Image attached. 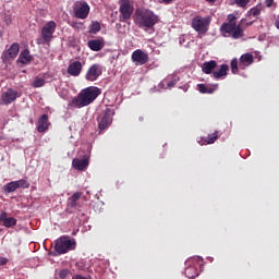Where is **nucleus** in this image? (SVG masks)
Segmentation results:
<instances>
[{"mask_svg": "<svg viewBox=\"0 0 279 279\" xmlns=\"http://www.w3.org/2000/svg\"><path fill=\"white\" fill-rule=\"evenodd\" d=\"M244 21H240L236 24V16L235 14H228L227 23L221 24L220 33L223 37H231L232 39H241L244 37Z\"/></svg>", "mask_w": 279, "mask_h": 279, "instance_id": "obj_1", "label": "nucleus"}, {"mask_svg": "<svg viewBox=\"0 0 279 279\" xmlns=\"http://www.w3.org/2000/svg\"><path fill=\"white\" fill-rule=\"evenodd\" d=\"M160 21L158 14L154 13L151 10L145 8H138L134 13V23L141 29L147 31L153 29Z\"/></svg>", "mask_w": 279, "mask_h": 279, "instance_id": "obj_2", "label": "nucleus"}, {"mask_svg": "<svg viewBox=\"0 0 279 279\" xmlns=\"http://www.w3.org/2000/svg\"><path fill=\"white\" fill-rule=\"evenodd\" d=\"M101 90L99 87L95 85H90L89 87H85V89L81 90L76 97H74L71 101V106L76 109H82L83 107L90 106L100 96Z\"/></svg>", "mask_w": 279, "mask_h": 279, "instance_id": "obj_3", "label": "nucleus"}, {"mask_svg": "<svg viewBox=\"0 0 279 279\" xmlns=\"http://www.w3.org/2000/svg\"><path fill=\"white\" fill-rule=\"evenodd\" d=\"M58 27V24L56 21H49L48 23L44 24V27H41L40 38H37L36 43L37 46H46L53 40V34L56 33V29Z\"/></svg>", "mask_w": 279, "mask_h": 279, "instance_id": "obj_4", "label": "nucleus"}, {"mask_svg": "<svg viewBox=\"0 0 279 279\" xmlns=\"http://www.w3.org/2000/svg\"><path fill=\"white\" fill-rule=\"evenodd\" d=\"M255 62V58L253 53H244L240 57V62L238 58H233L231 60V72L233 74H239L240 70H246V68L251 66Z\"/></svg>", "mask_w": 279, "mask_h": 279, "instance_id": "obj_5", "label": "nucleus"}, {"mask_svg": "<svg viewBox=\"0 0 279 279\" xmlns=\"http://www.w3.org/2000/svg\"><path fill=\"white\" fill-rule=\"evenodd\" d=\"M85 196L82 192L76 191L66 201V213L75 214L77 210L81 211L84 207Z\"/></svg>", "mask_w": 279, "mask_h": 279, "instance_id": "obj_6", "label": "nucleus"}, {"mask_svg": "<svg viewBox=\"0 0 279 279\" xmlns=\"http://www.w3.org/2000/svg\"><path fill=\"white\" fill-rule=\"evenodd\" d=\"M76 247V241L70 236H61L56 240L54 250L58 254H65Z\"/></svg>", "mask_w": 279, "mask_h": 279, "instance_id": "obj_7", "label": "nucleus"}, {"mask_svg": "<svg viewBox=\"0 0 279 279\" xmlns=\"http://www.w3.org/2000/svg\"><path fill=\"white\" fill-rule=\"evenodd\" d=\"M119 5V21L120 23H128L134 13V4H132L130 0H120Z\"/></svg>", "mask_w": 279, "mask_h": 279, "instance_id": "obj_8", "label": "nucleus"}, {"mask_svg": "<svg viewBox=\"0 0 279 279\" xmlns=\"http://www.w3.org/2000/svg\"><path fill=\"white\" fill-rule=\"evenodd\" d=\"M73 15L78 20H86L90 13V7L85 0H77L73 3Z\"/></svg>", "mask_w": 279, "mask_h": 279, "instance_id": "obj_9", "label": "nucleus"}, {"mask_svg": "<svg viewBox=\"0 0 279 279\" xmlns=\"http://www.w3.org/2000/svg\"><path fill=\"white\" fill-rule=\"evenodd\" d=\"M210 17L194 16L192 20V27L198 34H206L210 26Z\"/></svg>", "mask_w": 279, "mask_h": 279, "instance_id": "obj_10", "label": "nucleus"}, {"mask_svg": "<svg viewBox=\"0 0 279 279\" xmlns=\"http://www.w3.org/2000/svg\"><path fill=\"white\" fill-rule=\"evenodd\" d=\"M202 257H192L185 262V276L187 279H195L199 276V270L197 268V263H201Z\"/></svg>", "mask_w": 279, "mask_h": 279, "instance_id": "obj_11", "label": "nucleus"}, {"mask_svg": "<svg viewBox=\"0 0 279 279\" xmlns=\"http://www.w3.org/2000/svg\"><path fill=\"white\" fill-rule=\"evenodd\" d=\"M104 71L102 64L94 63L88 68L87 73L85 74V80L94 82L97 81L98 77L101 76Z\"/></svg>", "mask_w": 279, "mask_h": 279, "instance_id": "obj_12", "label": "nucleus"}, {"mask_svg": "<svg viewBox=\"0 0 279 279\" xmlns=\"http://www.w3.org/2000/svg\"><path fill=\"white\" fill-rule=\"evenodd\" d=\"M20 53V44L15 41L11 45V47L8 48V50H4L2 53V62H10V60H13V58H16Z\"/></svg>", "mask_w": 279, "mask_h": 279, "instance_id": "obj_13", "label": "nucleus"}, {"mask_svg": "<svg viewBox=\"0 0 279 279\" xmlns=\"http://www.w3.org/2000/svg\"><path fill=\"white\" fill-rule=\"evenodd\" d=\"M132 62L140 65L146 64L149 62V54L138 48L132 53Z\"/></svg>", "mask_w": 279, "mask_h": 279, "instance_id": "obj_14", "label": "nucleus"}, {"mask_svg": "<svg viewBox=\"0 0 279 279\" xmlns=\"http://www.w3.org/2000/svg\"><path fill=\"white\" fill-rule=\"evenodd\" d=\"M112 117H113V111L111 108H106L102 118H100V121L98 122V128L100 131L106 130V128L109 126V124L112 123Z\"/></svg>", "mask_w": 279, "mask_h": 279, "instance_id": "obj_15", "label": "nucleus"}, {"mask_svg": "<svg viewBox=\"0 0 279 279\" xmlns=\"http://www.w3.org/2000/svg\"><path fill=\"white\" fill-rule=\"evenodd\" d=\"M19 97V92L15 89H8L7 92H3L1 95V101L4 104V106H10V104L15 102V100Z\"/></svg>", "mask_w": 279, "mask_h": 279, "instance_id": "obj_16", "label": "nucleus"}, {"mask_svg": "<svg viewBox=\"0 0 279 279\" xmlns=\"http://www.w3.org/2000/svg\"><path fill=\"white\" fill-rule=\"evenodd\" d=\"M83 64L81 61H72V63L69 64L66 73L70 74V76L77 77L82 73Z\"/></svg>", "mask_w": 279, "mask_h": 279, "instance_id": "obj_17", "label": "nucleus"}, {"mask_svg": "<svg viewBox=\"0 0 279 279\" xmlns=\"http://www.w3.org/2000/svg\"><path fill=\"white\" fill-rule=\"evenodd\" d=\"M89 165V157L85 156L84 158H73L72 166L73 169H76L78 171H84L87 169Z\"/></svg>", "mask_w": 279, "mask_h": 279, "instance_id": "obj_18", "label": "nucleus"}, {"mask_svg": "<svg viewBox=\"0 0 279 279\" xmlns=\"http://www.w3.org/2000/svg\"><path fill=\"white\" fill-rule=\"evenodd\" d=\"M0 222L7 228H13L17 225V219L14 217H8V211L0 214Z\"/></svg>", "mask_w": 279, "mask_h": 279, "instance_id": "obj_19", "label": "nucleus"}, {"mask_svg": "<svg viewBox=\"0 0 279 279\" xmlns=\"http://www.w3.org/2000/svg\"><path fill=\"white\" fill-rule=\"evenodd\" d=\"M49 116L47 113L41 114L37 121V131L39 133H45V131L49 130Z\"/></svg>", "mask_w": 279, "mask_h": 279, "instance_id": "obj_20", "label": "nucleus"}, {"mask_svg": "<svg viewBox=\"0 0 279 279\" xmlns=\"http://www.w3.org/2000/svg\"><path fill=\"white\" fill-rule=\"evenodd\" d=\"M105 47L104 38H96L94 40L88 41V48L92 49L94 52H100Z\"/></svg>", "mask_w": 279, "mask_h": 279, "instance_id": "obj_21", "label": "nucleus"}, {"mask_svg": "<svg viewBox=\"0 0 279 279\" xmlns=\"http://www.w3.org/2000/svg\"><path fill=\"white\" fill-rule=\"evenodd\" d=\"M33 54H31L28 48H25L21 51L20 57L17 58V63L29 64L31 62H33Z\"/></svg>", "mask_w": 279, "mask_h": 279, "instance_id": "obj_22", "label": "nucleus"}, {"mask_svg": "<svg viewBox=\"0 0 279 279\" xmlns=\"http://www.w3.org/2000/svg\"><path fill=\"white\" fill-rule=\"evenodd\" d=\"M215 68H217V61L210 60V61H206V62L203 64L202 70H203L204 73H206V74H211L213 71H215Z\"/></svg>", "mask_w": 279, "mask_h": 279, "instance_id": "obj_23", "label": "nucleus"}, {"mask_svg": "<svg viewBox=\"0 0 279 279\" xmlns=\"http://www.w3.org/2000/svg\"><path fill=\"white\" fill-rule=\"evenodd\" d=\"M228 71H229L228 64H221L218 71H214L213 76L216 80H219V77L227 76Z\"/></svg>", "mask_w": 279, "mask_h": 279, "instance_id": "obj_24", "label": "nucleus"}, {"mask_svg": "<svg viewBox=\"0 0 279 279\" xmlns=\"http://www.w3.org/2000/svg\"><path fill=\"white\" fill-rule=\"evenodd\" d=\"M20 187L19 181H11L10 183H7L3 187L5 193H14Z\"/></svg>", "mask_w": 279, "mask_h": 279, "instance_id": "obj_25", "label": "nucleus"}, {"mask_svg": "<svg viewBox=\"0 0 279 279\" xmlns=\"http://www.w3.org/2000/svg\"><path fill=\"white\" fill-rule=\"evenodd\" d=\"M197 89L202 94H213V93H215V89L213 87H207L206 84H198Z\"/></svg>", "mask_w": 279, "mask_h": 279, "instance_id": "obj_26", "label": "nucleus"}, {"mask_svg": "<svg viewBox=\"0 0 279 279\" xmlns=\"http://www.w3.org/2000/svg\"><path fill=\"white\" fill-rule=\"evenodd\" d=\"M219 137V131H215L213 134H208V137L204 140L205 144H214Z\"/></svg>", "mask_w": 279, "mask_h": 279, "instance_id": "obj_27", "label": "nucleus"}, {"mask_svg": "<svg viewBox=\"0 0 279 279\" xmlns=\"http://www.w3.org/2000/svg\"><path fill=\"white\" fill-rule=\"evenodd\" d=\"M46 81L43 77L36 76L32 83L33 87H43L45 86Z\"/></svg>", "mask_w": 279, "mask_h": 279, "instance_id": "obj_28", "label": "nucleus"}, {"mask_svg": "<svg viewBox=\"0 0 279 279\" xmlns=\"http://www.w3.org/2000/svg\"><path fill=\"white\" fill-rule=\"evenodd\" d=\"M100 29H101V26H100V23H98V21H96L95 23H93V24L90 25V31H92V33H94V34L99 33Z\"/></svg>", "mask_w": 279, "mask_h": 279, "instance_id": "obj_29", "label": "nucleus"}, {"mask_svg": "<svg viewBox=\"0 0 279 279\" xmlns=\"http://www.w3.org/2000/svg\"><path fill=\"white\" fill-rule=\"evenodd\" d=\"M251 0H234L235 5L239 8H246Z\"/></svg>", "mask_w": 279, "mask_h": 279, "instance_id": "obj_30", "label": "nucleus"}, {"mask_svg": "<svg viewBox=\"0 0 279 279\" xmlns=\"http://www.w3.org/2000/svg\"><path fill=\"white\" fill-rule=\"evenodd\" d=\"M69 268H63L62 270L59 271V277L60 279H66V277L70 275Z\"/></svg>", "mask_w": 279, "mask_h": 279, "instance_id": "obj_31", "label": "nucleus"}, {"mask_svg": "<svg viewBox=\"0 0 279 279\" xmlns=\"http://www.w3.org/2000/svg\"><path fill=\"white\" fill-rule=\"evenodd\" d=\"M17 184H19V187H23V189H26V187L31 186V183L27 180H19Z\"/></svg>", "mask_w": 279, "mask_h": 279, "instance_id": "obj_32", "label": "nucleus"}, {"mask_svg": "<svg viewBox=\"0 0 279 279\" xmlns=\"http://www.w3.org/2000/svg\"><path fill=\"white\" fill-rule=\"evenodd\" d=\"M179 81H180V77H179V76L172 77V81H170V82L168 83V87H174L175 84L179 83Z\"/></svg>", "mask_w": 279, "mask_h": 279, "instance_id": "obj_33", "label": "nucleus"}, {"mask_svg": "<svg viewBox=\"0 0 279 279\" xmlns=\"http://www.w3.org/2000/svg\"><path fill=\"white\" fill-rule=\"evenodd\" d=\"M260 13L262 11L259 10V8H252L251 10V14H253V16L255 17L259 16Z\"/></svg>", "mask_w": 279, "mask_h": 279, "instance_id": "obj_34", "label": "nucleus"}, {"mask_svg": "<svg viewBox=\"0 0 279 279\" xmlns=\"http://www.w3.org/2000/svg\"><path fill=\"white\" fill-rule=\"evenodd\" d=\"M274 3H275V0H265V5H266L267 8L274 7Z\"/></svg>", "mask_w": 279, "mask_h": 279, "instance_id": "obj_35", "label": "nucleus"}, {"mask_svg": "<svg viewBox=\"0 0 279 279\" xmlns=\"http://www.w3.org/2000/svg\"><path fill=\"white\" fill-rule=\"evenodd\" d=\"M8 264L7 257H0V266H5Z\"/></svg>", "mask_w": 279, "mask_h": 279, "instance_id": "obj_36", "label": "nucleus"}, {"mask_svg": "<svg viewBox=\"0 0 279 279\" xmlns=\"http://www.w3.org/2000/svg\"><path fill=\"white\" fill-rule=\"evenodd\" d=\"M81 26H82V23H76L75 21H73V22L71 23V27L78 28V27H81Z\"/></svg>", "mask_w": 279, "mask_h": 279, "instance_id": "obj_37", "label": "nucleus"}, {"mask_svg": "<svg viewBox=\"0 0 279 279\" xmlns=\"http://www.w3.org/2000/svg\"><path fill=\"white\" fill-rule=\"evenodd\" d=\"M163 1V3H166V5H170V3H172V1H174V0H162Z\"/></svg>", "mask_w": 279, "mask_h": 279, "instance_id": "obj_38", "label": "nucleus"}, {"mask_svg": "<svg viewBox=\"0 0 279 279\" xmlns=\"http://www.w3.org/2000/svg\"><path fill=\"white\" fill-rule=\"evenodd\" d=\"M73 279H84V277H82V275H74Z\"/></svg>", "mask_w": 279, "mask_h": 279, "instance_id": "obj_39", "label": "nucleus"}, {"mask_svg": "<svg viewBox=\"0 0 279 279\" xmlns=\"http://www.w3.org/2000/svg\"><path fill=\"white\" fill-rule=\"evenodd\" d=\"M275 26L277 27V29H279V20L275 22Z\"/></svg>", "mask_w": 279, "mask_h": 279, "instance_id": "obj_40", "label": "nucleus"}, {"mask_svg": "<svg viewBox=\"0 0 279 279\" xmlns=\"http://www.w3.org/2000/svg\"><path fill=\"white\" fill-rule=\"evenodd\" d=\"M138 120H140V121H144V117H140Z\"/></svg>", "mask_w": 279, "mask_h": 279, "instance_id": "obj_41", "label": "nucleus"}, {"mask_svg": "<svg viewBox=\"0 0 279 279\" xmlns=\"http://www.w3.org/2000/svg\"><path fill=\"white\" fill-rule=\"evenodd\" d=\"M206 1H209V2H215V1H217V0H206Z\"/></svg>", "mask_w": 279, "mask_h": 279, "instance_id": "obj_42", "label": "nucleus"}, {"mask_svg": "<svg viewBox=\"0 0 279 279\" xmlns=\"http://www.w3.org/2000/svg\"><path fill=\"white\" fill-rule=\"evenodd\" d=\"M84 279H90V278H86V277H84Z\"/></svg>", "mask_w": 279, "mask_h": 279, "instance_id": "obj_43", "label": "nucleus"}]
</instances>
